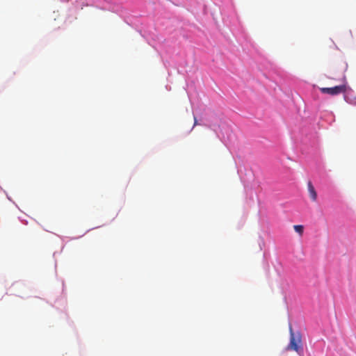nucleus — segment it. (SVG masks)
Returning <instances> with one entry per match:
<instances>
[{"instance_id": "1", "label": "nucleus", "mask_w": 356, "mask_h": 356, "mask_svg": "<svg viewBox=\"0 0 356 356\" xmlns=\"http://www.w3.org/2000/svg\"><path fill=\"white\" fill-rule=\"evenodd\" d=\"M286 350H293L297 353L302 350L301 334L299 332L293 333L291 327H290V342L286 347Z\"/></svg>"}, {"instance_id": "2", "label": "nucleus", "mask_w": 356, "mask_h": 356, "mask_svg": "<svg viewBox=\"0 0 356 356\" xmlns=\"http://www.w3.org/2000/svg\"><path fill=\"white\" fill-rule=\"evenodd\" d=\"M345 86H337L332 88H321L320 90L324 94H329L330 95H336L342 93L345 91Z\"/></svg>"}, {"instance_id": "3", "label": "nucleus", "mask_w": 356, "mask_h": 356, "mask_svg": "<svg viewBox=\"0 0 356 356\" xmlns=\"http://www.w3.org/2000/svg\"><path fill=\"white\" fill-rule=\"evenodd\" d=\"M307 188H308V192H309V197L311 198V200L313 201V202H315L317 200V193H316V191L312 184V183L311 181H308L307 183Z\"/></svg>"}, {"instance_id": "4", "label": "nucleus", "mask_w": 356, "mask_h": 356, "mask_svg": "<svg viewBox=\"0 0 356 356\" xmlns=\"http://www.w3.org/2000/svg\"><path fill=\"white\" fill-rule=\"evenodd\" d=\"M293 228H294L295 231L296 232H298L300 235L302 234L303 229H304V227L302 225H294Z\"/></svg>"}, {"instance_id": "5", "label": "nucleus", "mask_w": 356, "mask_h": 356, "mask_svg": "<svg viewBox=\"0 0 356 356\" xmlns=\"http://www.w3.org/2000/svg\"><path fill=\"white\" fill-rule=\"evenodd\" d=\"M197 124V120H196V118H195V125Z\"/></svg>"}]
</instances>
